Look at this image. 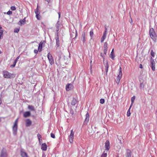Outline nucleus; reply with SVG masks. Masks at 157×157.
<instances>
[{
  "mask_svg": "<svg viewBox=\"0 0 157 157\" xmlns=\"http://www.w3.org/2000/svg\"><path fill=\"white\" fill-rule=\"evenodd\" d=\"M10 9L12 10H16V8L15 7L13 6H11V7Z\"/></svg>",
  "mask_w": 157,
  "mask_h": 157,
  "instance_id": "obj_22",
  "label": "nucleus"
},
{
  "mask_svg": "<svg viewBox=\"0 0 157 157\" xmlns=\"http://www.w3.org/2000/svg\"><path fill=\"white\" fill-rule=\"evenodd\" d=\"M85 33H83L82 34V41H83V43H84L85 41Z\"/></svg>",
  "mask_w": 157,
  "mask_h": 157,
  "instance_id": "obj_18",
  "label": "nucleus"
},
{
  "mask_svg": "<svg viewBox=\"0 0 157 157\" xmlns=\"http://www.w3.org/2000/svg\"><path fill=\"white\" fill-rule=\"evenodd\" d=\"M58 14H59V18L60 17V12H58Z\"/></svg>",
  "mask_w": 157,
  "mask_h": 157,
  "instance_id": "obj_29",
  "label": "nucleus"
},
{
  "mask_svg": "<svg viewBox=\"0 0 157 157\" xmlns=\"http://www.w3.org/2000/svg\"><path fill=\"white\" fill-rule=\"evenodd\" d=\"M51 136L53 138H55V135L53 133H51Z\"/></svg>",
  "mask_w": 157,
  "mask_h": 157,
  "instance_id": "obj_23",
  "label": "nucleus"
},
{
  "mask_svg": "<svg viewBox=\"0 0 157 157\" xmlns=\"http://www.w3.org/2000/svg\"><path fill=\"white\" fill-rule=\"evenodd\" d=\"M1 121V117H0V122Z\"/></svg>",
  "mask_w": 157,
  "mask_h": 157,
  "instance_id": "obj_32",
  "label": "nucleus"
},
{
  "mask_svg": "<svg viewBox=\"0 0 157 157\" xmlns=\"http://www.w3.org/2000/svg\"><path fill=\"white\" fill-rule=\"evenodd\" d=\"M73 87V85L71 84H69L66 86V89L67 91H68L71 90Z\"/></svg>",
  "mask_w": 157,
  "mask_h": 157,
  "instance_id": "obj_9",
  "label": "nucleus"
},
{
  "mask_svg": "<svg viewBox=\"0 0 157 157\" xmlns=\"http://www.w3.org/2000/svg\"><path fill=\"white\" fill-rule=\"evenodd\" d=\"M30 115L31 113L29 111H26L24 113L23 117H27L30 116Z\"/></svg>",
  "mask_w": 157,
  "mask_h": 157,
  "instance_id": "obj_12",
  "label": "nucleus"
},
{
  "mask_svg": "<svg viewBox=\"0 0 157 157\" xmlns=\"http://www.w3.org/2000/svg\"><path fill=\"white\" fill-rule=\"evenodd\" d=\"M20 154L21 157H28V155L26 152L22 149L21 151Z\"/></svg>",
  "mask_w": 157,
  "mask_h": 157,
  "instance_id": "obj_7",
  "label": "nucleus"
},
{
  "mask_svg": "<svg viewBox=\"0 0 157 157\" xmlns=\"http://www.w3.org/2000/svg\"><path fill=\"white\" fill-rule=\"evenodd\" d=\"M47 149V146L46 143L42 144L41 145V149L44 151H46Z\"/></svg>",
  "mask_w": 157,
  "mask_h": 157,
  "instance_id": "obj_10",
  "label": "nucleus"
},
{
  "mask_svg": "<svg viewBox=\"0 0 157 157\" xmlns=\"http://www.w3.org/2000/svg\"><path fill=\"white\" fill-rule=\"evenodd\" d=\"M76 35H77V34L76 33Z\"/></svg>",
  "mask_w": 157,
  "mask_h": 157,
  "instance_id": "obj_34",
  "label": "nucleus"
},
{
  "mask_svg": "<svg viewBox=\"0 0 157 157\" xmlns=\"http://www.w3.org/2000/svg\"><path fill=\"white\" fill-rule=\"evenodd\" d=\"M8 155L6 151L4 149H3L1 152L0 157H7Z\"/></svg>",
  "mask_w": 157,
  "mask_h": 157,
  "instance_id": "obj_5",
  "label": "nucleus"
},
{
  "mask_svg": "<svg viewBox=\"0 0 157 157\" xmlns=\"http://www.w3.org/2000/svg\"><path fill=\"white\" fill-rule=\"evenodd\" d=\"M25 124L26 127L30 126L32 124V122L29 119H27L25 120Z\"/></svg>",
  "mask_w": 157,
  "mask_h": 157,
  "instance_id": "obj_8",
  "label": "nucleus"
},
{
  "mask_svg": "<svg viewBox=\"0 0 157 157\" xmlns=\"http://www.w3.org/2000/svg\"><path fill=\"white\" fill-rule=\"evenodd\" d=\"M60 25L58 23L56 24V27L57 29V31H58L59 30V27Z\"/></svg>",
  "mask_w": 157,
  "mask_h": 157,
  "instance_id": "obj_21",
  "label": "nucleus"
},
{
  "mask_svg": "<svg viewBox=\"0 0 157 157\" xmlns=\"http://www.w3.org/2000/svg\"><path fill=\"white\" fill-rule=\"evenodd\" d=\"M20 58V56H19L16 58V59L14 60L15 61H16V62H17V60L19 59Z\"/></svg>",
  "mask_w": 157,
  "mask_h": 157,
  "instance_id": "obj_27",
  "label": "nucleus"
},
{
  "mask_svg": "<svg viewBox=\"0 0 157 157\" xmlns=\"http://www.w3.org/2000/svg\"><path fill=\"white\" fill-rule=\"evenodd\" d=\"M2 27L0 26V29H1Z\"/></svg>",
  "mask_w": 157,
  "mask_h": 157,
  "instance_id": "obj_33",
  "label": "nucleus"
},
{
  "mask_svg": "<svg viewBox=\"0 0 157 157\" xmlns=\"http://www.w3.org/2000/svg\"><path fill=\"white\" fill-rule=\"evenodd\" d=\"M1 53V51H0V54Z\"/></svg>",
  "mask_w": 157,
  "mask_h": 157,
  "instance_id": "obj_35",
  "label": "nucleus"
},
{
  "mask_svg": "<svg viewBox=\"0 0 157 157\" xmlns=\"http://www.w3.org/2000/svg\"><path fill=\"white\" fill-rule=\"evenodd\" d=\"M74 132L73 129H72L71 131L70 135L69 138V141L71 143L73 142V139L74 138Z\"/></svg>",
  "mask_w": 157,
  "mask_h": 157,
  "instance_id": "obj_6",
  "label": "nucleus"
},
{
  "mask_svg": "<svg viewBox=\"0 0 157 157\" xmlns=\"http://www.w3.org/2000/svg\"><path fill=\"white\" fill-rule=\"evenodd\" d=\"M17 63V62H16V61H14L13 62V64L11 65L10 67H14L15 66L16 63Z\"/></svg>",
  "mask_w": 157,
  "mask_h": 157,
  "instance_id": "obj_19",
  "label": "nucleus"
},
{
  "mask_svg": "<svg viewBox=\"0 0 157 157\" xmlns=\"http://www.w3.org/2000/svg\"><path fill=\"white\" fill-rule=\"evenodd\" d=\"M38 7H37L36 10L35 11V13L36 14V17L37 19L38 20H40L41 19V17L39 14L38 13Z\"/></svg>",
  "mask_w": 157,
  "mask_h": 157,
  "instance_id": "obj_11",
  "label": "nucleus"
},
{
  "mask_svg": "<svg viewBox=\"0 0 157 157\" xmlns=\"http://www.w3.org/2000/svg\"><path fill=\"white\" fill-rule=\"evenodd\" d=\"M88 112H87L86 114V117L85 120V121H84V124H86L87 125L88 123V119H87V117L88 116Z\"/></svg>",
  "mask_w": 157,
  "mask_h": 157,
  "instance_id": "obj_16",
  "label": "nucleus"
},
{
  "mask_svg": "<svg viewBox=\"0 0 157 157\" xmlns=\"http://www.w3.org/2000/svg\"><path fill=\"white\" fill-rule=\"evenodd\" d=\"M37 137L39 139H41V135L40 134H38L37 135Z\"/></svg>",
  "mask_w": 157,
  "mask_h": 157,
  "instance_id": "obj_25",
  "label": "nucleus"
},
{
  "mask_svg": "<svg viewBox=\"0 0 157 157\" xmlns=\"http://www.w3.org/2000/svg\"><path fill=\"white\" fill-rule=\"evenodd\" d=\"M12 14V12L10 11H9L7 13V14L9 15H11Z\"/></svg>",
  "mask_w": 157,
  "mask_h": 157,
  "instance_id": "obj_24",
  "label": "nucleus"
},
{
  "mask_svg": "<svg viewBox=\"0 0 157 157\" xmlns=\"http://www.w3.org/2000/svg\"><path fill=\"white\" fill-rule=\"evenodd\" d=\"M28 108L29 109L33 111H35V109L34 107L32 105H28Z\"/></svg>",
  "mask_w": 157,
  "mask_h": 157,
  "instance_id": "obj_14",
  "label": "nucleus"
},
{
  "mask_svg": "<svg viewBox=\"0 0 157 157\" xmlns=\"http://www.w3.org/2000/svg\"><path fill=\"white\" fill-rule=\"evenodd\" d=\"M18 120V118H17L15 120L12 127L13 133L15 135H16L17 133Z\"/></svg>",
  "mask_w": 157,
  "mask_h": 157,
  "instance_id": "obj_2",
  "label": "nucleus"
},
{
  "mask_svg": "<svg viewBox=\"0 0 157 157\" xmlns=\"http://www.w3.org/2000/svg\"><path fill=\"white\" fill-rule=\"evenodd\" d=\"M56 45L57 47H58L59 46V41L58 35L56 37Z\"/></svg>",
  "mask_w": 157,
  "mask_h": 157,
  "instance_id": "obj_13",
  "label": "nucleus"
},
{
  "mask_svg": "<svg viewBox=\"0 0 157 157\" xmlns=\"http://www.w3.org/2000/svg\"><path fill=\"white\" fill-rule=\"evenodd\" d=\"M2 101L1 99H0V105L2 104Z\"/></svg>",
  "mask_w": 157,
  "mask_h": 157,
  "instance_id": "obj_31",
  "label": "nucleus"
},
{
  "mask_svg": "<svg viewBox=\"0 0 157 157\" xmlns=\"http://www.w3.org/2000/svg\"><path fill=\"white\" fill-rule=\"evenodd\" d=\"M38 51V50H37L36 49H35L34 51V52L35 54H37Z\"/></svg>",
  "mask_w": 157,
  "mask_h": 157,
  "instance_id": "obj_26",
  "label": "nucleus"
},
{
  "mask_svg": "<svg viewBox=\"0 0 157 157\" xmlns=\"http://www.w3.org/2000/svg\"><path fill=\"white\" fill-rule=\"evenodd\" d=\"M76 103V100L75 98H73L71 102V104L73 105H75Z\"/></svg>",
  "mask_w": 157,
  "mask_h": 157,
  "instance_id": "obj_17",
  "label": "nucleus"
},
{
  "mask_svg": "<svg viewBox=\"0 0 157 157\" xmlns=\"http://www.w3.org/2000/svg\"><path fill=\"white\" fill-rule=\"evenodd\" d=\"M48 3H49L50 2L51 0H45Z\"/></svg>",
  "mask_w": 157,
  "mask_h": 157,
  "instance_id": "obj_28",
  "label": "nucleus"
},
{
  "mask_svg": "<svg viewBox=\"0 0 157 157\" xmlns=\"http://www.w3.org/2000/svg\"><path fill=\"white\" fill-rule=\"evenodd\" d=\"M45 45L44 41H41L39 44L38 50L39 52H41L42 50L43 46Z\"/></svg>",
  "mask_w": 157,
  "mask_h": 157,
  "instance_id": "obj_4",
  "label": "nucleus"
},
{
  "mask_svg": "<svg viewBox=\"0 0 157 157\" xmlns=\"http://www.w3.org/2000/svg\"><path fill=\"white\" fill-rule=\"evenodd\" d=\"M25 18L23 20H20L19 21V24L21 25L22 24L25 23Z\"/></svg>",
  "mask_w": 157,
  "mask_h": 157,
  "instance_id": "obj_15",
  "label": "nucleus"
},
{
  "mask_svg": "<svg viewBox=\"0 0 157 157\" xmlns=\"http://www.w3.org/2000/svg\"><path fill=\"white\" fill-rule=\"evenodd\" d=\"M19 31V29L18 28H16L14 30V32L18 33Z\"/></svg>",
  "mask_w": 157,
  "mask_h": 157,
  "instance_id": "obj_20",
  "label": "nucleus"
},
{
  "mask_svg": "<svg viewBox=\"0 0 157 157\" xmlns=\"http://www.w3.org/2000/svg\"><path fill=\"white\" fill-rule=\"evenodd\" d=\"M3 77L6 78H14L15 77V75L13 74H11L7 71H2Z\"/></svg>",
  "mask_w": 157,
  "mask_h": 157,
  "instance_id": "obj_1",
  "label": "nucleus"
},
{
  "mask_svg": "<svg viewBox=\"0 0 157 157\" xmlns=\"http://www.w3.org/2000/svg\"><path fill=\"white\" fill-rule=\"evenodd\" d=\"M39 142H41V141H42V140L41 139H39Z\"/></svg>",
  "mask_w": 157,
  "mask_h": 157,
  "instance_id": "obj_30",
  "label": "nucleus"
},
{
  "mask_svg": "<svg viewBox=\"0 0 157 157\" xmlns=\"http://www.w3.org/2000/svg\"><path fill=\"white\" fill-rule=\"evenodd\" d=\"M48 58L49 61V63L51 65H52L54 63V60L53 57L50 52L48 54Z\"/></svg>",
  "mask_w": 157,
  "mask_h": 157,
  "instance_id": "obj_3",
  "label": "nucleus"
}]
</instances>
